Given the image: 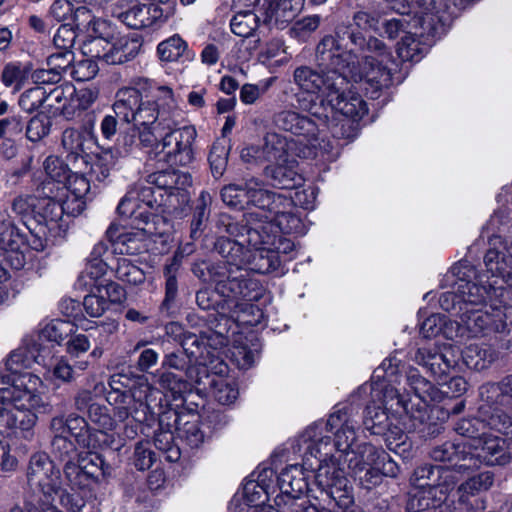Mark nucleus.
Listing matches in <instances>:
<instances>
[{
  "instance_id": "obj_1",
  "label": "nucleus",
  "mask_w": 512,
  "mask_h": 512,
  "mask_svg": "<svg viewBox=\"0 0 512 512\" xmlns=\"http://www.w3.org/2000/svg\"><path fill=\"white\" fill-rule=\"evenodd\" d=\"M379 25V16L366 10L354 13L352 22L339 23L334 35L324 36L318 43L320 62L323 65L341 62L340 54L352 67L361 69L368 83L375 89L388 88L393 84V73L390 65L394 59L386 44L373 36L365 38L358 31H375Z\"/></svg>"
},
{
  "instance_id": "obj_2",
  "label": "nucleus",
  "mask_w": 512,
  "mask_h": 512,
  "mask_svg": "<svg viewBox=\"0 0 512 512\" xmlns=\"http://www.w3.org/2000/svg\"><path fill=\"white\" fill-rule=\"evenodd\" d=\"M177 103L168 86H152L147 81L117 91L113 110L117 117L142 130L145 143H155L174 124Z\"/></svg>"
},
{
  "instance_id": "obj_3",
  "label": "nucleus",
  "mask_w": 512,
  "mask_h": 512,
  "mask_svg": "<svg viewBox=\"0 0 512 512\" xmlns=\"http://www.w3.org/2000/svg\"><path fill=\"white\" fill-rule=\"evenodd\" d=\"M35 359L33 351L21 346L11 352L6 361L8 373L2 375V421L11 429L28 430L36 420L32 410H49V405L38 393L42 380L32 373L22 372Z\"/></svg>"
},
{
  "instance_id": "obj_4",
  "label": "nucleus",
  "mask_w": 512,
  "mask_h": 512,
  "mask_svg": "<svg viewBox=\"0 0 512 512\" xmlns=\"http://www.w3.org/2000/svg\"><path fill=\"white\" fill-rule=\"evenodd\" d=\"M214 249L228 261L224 279L218 287V294L237 303V307L256 310L260 309L252 304H240L241 301H258L264 295L265 289L260 281L251 276L245 269L247 260L244 249L240 243H235L230 238L221 236L214 243Z\"/></svg>"
},
{
  "instance_id": "obj_5",
  "label": "nucleus",
  "mask_w": 512,
  "mask_h": 512,
  "mask_svg": "<svg viewBox=\"0 0 512 512\" xmlns=\"http://www.w3.org/2000/svg\"><path fill=\"white\" fill-rule=\"evenodd\" d=\"M342 63L336 65L329 63L323 65L320 62L318 47L316 48V60L318 68L302 65L297 67L293 73L294 83L299 90L309 95L322 94L326 99L332 97L338 90L346 85L347 75H350L355 81L365 78L361 69L352 67L349 61L340 54Z\"/></svg>"
},
{
  "instance_id": "obj_6",
  "label": "nucleus",
  "mask_w": 512,
  "mask_h": 512,
  "mask_svg": "<svg viewBox=\"0 0 512 512\" xmlns=\"http://www.w3.org/2000/svg\"><path fill=\"white\" fill-rule=\"evenodd\" d=\"M453 290L444 292L439 299L443 310L453 312L455 315L485 306L487 299L491 298V290L496 291L494 284L488 286L478 285L471 281L476 271L467 262H460L451 268Z\"/></svg>"
},
{
  "instance_id": "obj_7",
  "label": "nucleus",
  "mask_w": 512,
  "mask_h": 512,
  "mask_svg": "<svg viewBox=\"0 0 512 512\" xmlns=\"http://www.w3.org/2000/svg\"><path fill=\"white\" fill-rule=\"evenodd\" d=\"M324 431L333 432L335 435V455L347 457L356 440L355 423L348 417L347 410L339 409L329 416L325 424H314L305 431L304 437L309 441L307 451L311 456H322V450L331 445V436L324 435ZM327 454V452L324 453V455Z\"/></svg>"
},
{
  "instance_id": "obj_8",
  "label": "nucleus",
  "mask_w": 512,
  "mask_h": 512,
  "mask_svg": "<svg viewBox=\"0 0 512 512\" xmlns=\"http://www.w3.org/2000/svg\"><path fill=\"white\" fill-rule=\"evenodd\" d=\"M455 337H487L493 334H509L512 310L504 306L485 305L457 315Z\"/></svg>"
},
{
  "instance_id": "obj_9",
  "label": "nucleus",
  "mask_w": 512,
  "mask_h": 512,
  "mask_svg": "<svg viewBox=\"0 0 512 512\" xmlns=\"http://www.w3.org/2000/svg\"><path fill=\"white\" fill-rule=\"evenodd\" d=\"M69 201H59L51 197L37 198L32 218L24 221L31 234L29 245L36 251H43L51 238L57 236L60 230L59 221L64 213L71 214Z\"/></svg>"
},
{
  "instance_id": "obj_10",
  "label": "nucleus",
  "mask_w": 512,
  "mask_h": 512,
  "mask_svg": "<svg viewBox=\"0 0 512 512\" xmlns=\"http://www.w3.org/2000/svg\"><path fill=\"white\" fill-rule=\"evenodd\" d=\"M174 119L171 128L162 132L163 136L154 143L151 158L169 166H186L194 161V142L197 131L193 126L177 127Z\"/></svg>"
},
{
  "instance_id": "obj_11",
  "label": "nucleus",
  "mask_w": 512,
  "mask_h": 512,
  "mask_svg": "<svg viewBox=\"0 0 512 512\" xmlns=\"http://www.w3.org/2000/svg\"><path fill=\"white\" fill-rule=\"evenodd\" d=\"M273 225L257 221L247 230V238L240 243L244 249L247 266L251 271L266 274L276 271L281 264L277 252L270 246L275 244Z\"/></svg>"
},
{
  "instance_id": "obj_12",
  "label": "nucleus",
  "mask_w": 512,
  "mask_h": 512,
  "mask_svg": "<svg viewBox=\"0 0 512 512\" xmlns=\"http://www.w3.org/2000/svg\"><path fill=\"white\" fill-rule=\"evenodd\" d=\"M315 471V484L340 509H347L354 503L352 488L348 485L341 455L332 454L321 459Z\"/></svg>"
},
{
  "instance_id": "obj_13",
  "label": "nucleus",
  "mask_w": 512,
  "mask_h": 512,
  "mask_svg": "<svg viewBox=\"0 0 512 512\" xmlns=\"http://www.w3.org/2000/svg\"><path fill=\"white\" fill-rule=\"evenodd\" d=\"M488 403L482 402L478 409V416L472 418H463L455 425V431L471 440V443H465L469 446L468 451H474V445H480L483 438L487 435L486 428L498 430L504 434H510L511 428L509 417L504 414H496Z\"/></svg>"
},
{
  "instance_id": "obj_14",
  "label": "nucleus",
  "mask_w": 512,
  "mask_h": 512,
  "mask_svg": "<svg viewBox=\"0 0 512 512\" xmlns=\"http://www.w3.org/2000/svg\"><path fill=\"white\" fill-rule=\"evenodd\" d=\"M169 12H166L165 17ZM113 14L132 29L150 27L164 18V10L159 6L139 3L136 0H119L115 5Z\"/></svg>"
},
{
  "instance_id": "obj_15",
  "label": "nucleus",
  "mask_w": 512,
  "mask_h": 512,
  "mask_svg": "<svg viewBox=\"0 0 512 512\" xmlns=\"http://www.w3.org/2000/svg\"><path fill=\"white\" fill-rule=\"evenodd\" d=\"M27 477L30 486L39 488L43 493L47 504L60 490V472L45 453H36L31 457Z\"/></svg>"
},
{
  "instance_id": "obj_16",
  "label": "nucleus",
  "mask_w": 512,
  "mask_h": 512,
  "mask_svg": "<svg viewBox=\"0 0 512 512\" xmlns=\"http://www.w3.org/2000/svg\"><path fill=\"white\" fill-rule=\"evenodd\" d=\"M67 480L72 486L84 487L87 481H98L102 476L110 475L111 467L106 464L102 455L89 451L78 457V462L63 468Z\"/></svg>"
},
{
  "instance_id": "obj_17",
  "label": "nucleus",
  "mask_w": 512,
  "mask_h": 512,
  "mask_svg": "<svg viewBox=\"0 0 512 512\" xmlns=\"http://www.w3.org/2000/svg\"><path fill=\"white\" fill-rule=\"evenodd\" d=\"M413 360L425 367L437 381L447 377L457 365V357L450 346L420 347L415 352Z\"/></svg>"
},
{
  "instance_id": "obj_18",
  "label": "nucleus",
  "mask_w": 512,
  "mask_h": 512,
  "mask_svg": "<svg viewBox=\"0 0 512 512\" xmlns=\"http://www.w3.org/2000/svg\"><path fill=\"white\" fill-rule=\"evenodd\" d=\"M482 402L488 403L496 414H504L511 421L509 431L512 436V373L498 382L486 383L480 387Z\"/></svg>"
},
{
  "instance_id": "obj_19",
  "label": "nucleus",
  "mask_w": 512,
  "mask_h": 512,
  "mask_svg": "<svg viewBox=\"0 0 512 512\" xmlns=\"http://www.w3.org/2000/svg\"><path fill=\"white\" fill-rule=\"evenodd\" d=\"M274 125L283 131L302 137L307 144L314 146L317 141L318 125L309 117L292 110H282L273 117Z\"/></svg>"
},
{
  "instance_id": "obj_20",
  "label": "nucleus",
  "mask_w": 512,
  "mask_h": 512,
  "mask_svg": "<svg viewBox=\"0 0 512 512\" xmlns=\"http://www.w3.org/2000/svg\"><path fill=\"white\" fill-rule=\"evenodd\" d=\"M453 486L437 484L428 485L424 488H414L410 493L407 507L411 512H446L447 506L445 501L447 499L448 491Z\"/></svg>"
},
{
  "instance_id": "obj_21",
  "label": "nucleus",
  "mask_w": 512,
  "mask_h": 512,
  "mask_svg": "<svg viewBox=\"0 0 512 512\" xmlns=\"http://www.w3.org/2000/svg\"><path fill=\"white\" fill-rule=\"evenodd\" d=\"M66 432L75 438L80 447L88 450L110 447L114 442L112 434L92 431L86 420L75 414H70L67 417Z\"/></svg>"
},
{
  "instance_id": "obj_22",
  "label": "nucleus",
  "mask_w": 512,
  "mask_h": 512,
  "mask_svg": "<svg viewBox=\"0 0 512 512\" xmlns=\"http://www.w3.org/2000/svg\"><path fill=\"white\" fill-rule=\"evenodd\" d=\"M392 9L401 14H408L412 9L420 8L421 12L417 23H420L424 30L432 32L436 24L441 21L440 13L445 5L443 0H387Z\"/></svg>"
},
{
  "instance_id": "obj_23",
  "label": "nucleus",
  "mask_w": 512,
  "mask_h": 512,
  "mask_svg": "<svg viewBox=\"0 0 512 512\" xmlns=\"http://www.w3.org/2000/svg\"><path fill=\"white\" fill-rule=\"evenodd\" d=\"M430 457L434 461L454 462L453 472H465L476 469L480 466V461L472 455V451L466 450L465 443L445 442L432 448Z\"/></svg>"
},
{
  "instance_id": "obj_24",
  "label": "nucleus",
  "mask_w": 512,
  "mask_h": 512,
  "mask_svg": "<svg viewBox=\"0 0 512 512\" xmlns=\"http://www.w3.org/2000/svg\"><path fill=\"white\" fill-rule=\"evenodd\" d=\"M511 440L497 436L486 435L480 445H474L472 455L488 465H505L512 459V436L506 434Z\"/></svg>"
},
{
  "instance_id": "obj_25",
  "label": "nucleus",
  "mask_w": 512,
  "mask_h": 512,
  "mask_svg": "<svg viewBox=\"0 0 512 512\" xmlns=\"http://www.w3.org/2000/svg\"><path fill=\"white\" fill-rule=\"evenodd\" d=\"M13 224H10L2 232V261L14 270H20L26 262L25 249L29 240Z\"/></svg>"
},
{
  "instance_id": "obj_26",
  "label": "nucleus",
  "mask_w": 512,
  "mask_h": 512,
  "mask_svg": "<svg viewBox=\"0 0 512 512\" xmlns=\"http://www.w3.org/2000/svg\"><path fill=\"white\" fill-rule=\"evenodd\" d=\"M306 0H264L263 21L266 24L284 28L303 9Z\"/></svg>"
},
{
  "instance_id": "obj_27",
  "label": "nucleus",
  "mask_w": 512,
  "mask_h": 512,
  "mask_svg": "<svg viewBox=\"0 0 512 512\" xmlns=\"http://www.w3.org/2000/svg\"><path fill=\"white\" fill-rule=\"evenodd\" d=\"M283 200L280 195L265 189L260 180L256 178L248 179L247 207L251 205L260 210V212H255L258 219L262 221L272 219L273 213L277 212V208Z\"/></svg>"
},
{
  "instance_id": "obj_28",
  "label": "nucleus",
  "mask_w": 512,
  "mask_h": 512,
  "mask_svg": "<svg viewBox=\"0 0 512 512\" xmlns=\"http://www.w3.org/2000/svg\"><path fill=\"white\" fill-rule=\"evenodd\" d=\"M2 156L11 159L17 153V142L22 140L24 119L8 112V105L2 101Z\"/></svg>"
},
{
  "instance_id": "obj_29",
  "label": "nucleus",
  "mask_w": 512,
  "mask_h": 512,
  "mask_svg": "<svg viewBox=\"0 0 512 512\" xmlns=\"http://www.w3.org/2000/svg\"><path fill=\"white\" fill-rule=\"evenodd\" d=\"M160 395V392L151 387L148 383L140 384L138 386L133 387L128 393H124L121 395V403L127 404L129 410L132 412L133 410L141 409L140 404L143 407L142 411L139 414L140 418H133L138 422H144L148 420L149 414H154L155 405L153 402L157 399V396Z\"/></svg>"
},
{
  "instance_id": "obj_30",
  "label": "nucleus",
  "mask_w": 512,
  "mask_h": 512,
  "mask_svg": "<svg viewBox=\"0 0 512 512\" xmlns=\"http://www.w3.org/2000/svg\"><path fill=\"white\" fill-rule=\"evenodd\" d=\"M197 363L191 359L184 351L179 347L174 351L167 352L164 354L161 369L176 370L183 372L188 381L197 384L198 386H206V382L200 376V373H206L207 369L202 367L197 369Z\"/></svg>"
},
{
  "instance_id": "obj_31",
  "label": "nucleus",
  "mask_w": 512,
  "mask_h": 512,
  "mask_svg": "<svg viewBox=\"0 0 512 512\" xmlns=\"http://www.w3.org/2000/svg\"><path fill=\"white\" fill-rule=\"evenodd\" d=\"M408 384L414 392V399L411 402V410H426L428 403L442 400L443 392L435 387L430 381L422 377L416 370H411L407 376Z\"/></svg>"
},
{
  "instance_id": "obj_32",
  "label": "nucleus",
  "mask_w": 512,
  "mask_h": 512,
  "mask_svg": "<svg viewBox=\"0 0 512 512\" xmlns=\"http://www.w3.org/2000/svg\"><path fill=\"white\" fill-rule=\"evenodd\" d=\"M152 193L151 187L135 185L118 204V214L127 218L143 217L145 213L142 211L143 206L152 207Z\"/></svg>"
},
{
  "instance_id": "obj_33",
  "label": "nucleus",
  "mask_w": 512,
  "mask_h": 512,
  "mask_svg": "<svg viewBox=\"0 0 512 512\" xmlns=\"http://www.w3.org/2000/svg\"><path fill=\"white\" fill-rule=\"evenodd\" d=\"M118 233V228L111 225L106 235L112 242L114 250L120 254L137 255L147 251V240L143 230Z\"/></svg>"
},
{
  "instance_id": "obj_34",
  "label": "nucleus",
  "mask_w": 512,
  "mask_h": 512,
  "mask_svg": "<svg viewBox=\"0 0 512 512\" xmlns=\"http://www.w3.org/2000/svg\"><path fill=\"white\" fill-rule=\"evenodd\" d=\"M141 46L142 43L138 38L122 36L117 38L102 56L97 54L95 57L102 58L107 64L120 65L133 60Z\"/></svg>"
},
{
  "instance_id": "obj_35",
  "label": "nucleus",
  "mask_w": 512,
  "mask_h": 512,
  "mask_svg": "<svg viewBox=\"0 0 512 512\" xmlns=\"http://www.w3.org/2000/svg\"><path fill=\"white\" fill-rule=\"evenodd\" d=\"M331 112H339L346 118H361L367 112L366 103L359 94L345 93L343 88L326 99Z\"/></svg>"
},
{
  "instance_id": "obj_36",
  "label": "nucleus",
  "mask_w": 512,
  "mask_h": 512,
  "mask_svg": "<svg viewBox=\"0 0 512 512\" xmlns=\"http://www.w3.org/2000/svg\"><path fill=\"white\" fill-rule=\"evenodd\" d=\"M410 481L414 488H424L428 485H437L439 483L453 486L457 479L449 468L423 465L414 470Z\"/></svg>"
},
{
  "instance_id": "obj_37",
  "label": "nucleus",
  "mask_w": 512,
  "mask_h": 512,
  "mask_svg": "<svg viewBox=\"0 0 512 512\" xmlns=\"http://www.w3.org/2000/svg\"><path fill=\"white\" fill-rule=\"evenodd\" d=\"M280 491L292 497L298 498L308 490L307 476L302 465L294 464L285 467L278 476Z\"/></svg>"
},
{
  "instance_id": "obj_38",
  "label": "nucleus",
  "mask_w": 512,
  "mask_h": 512,
  "mask_svg": "<svg viewBox=\"0 0 512 512\" xmlns=\"http://www.w3.org/2000/svg\"><path fill=\"white\" fill-rule=\"evenodd\" d=\"M89 142L90 135L85 130L67 128L62 133L61 145L68 161L76 162L79 159L84 160L85 157L88 156L87 150Z\"/></svg>"
},
{
  "instance_id": "obj_39",
  "label": "nucleus",
  "mask_w": 512,
  "mask_h": 512,
  "mask_svg": "<svg viewBox=\"0 0 512 512\" xmlns=\"http://www.w3.org/2000/svg\"><path fill=\"white\" fill-rule=\"evenodd\" d=\"M384 456L383 450L377 449L372 444L363 443L357 447L356 451H351V457L345 459L344 462H348L349 469L356 477L370 466L377 465L380 457Z\"/></svg>"
},
{
  "instance_id": "obj_40",
  "label": "nucleus",
  "mask_w": 512,
  "mask_h": 512,
  "mask_svg": "<svg viewBox=\"0 0 512 512\" xmlns=\"http://www.w3.org/2000/svg\"><path fill=\"white\" fill-rule=\"evenodd\" d=\"M66 189L71 193L66 201H69L71 215L75 216L84 210V201L82 199L87 195L90 190L89 180L83 174H71L64 181Z\"/></svg>"
},
{
  "instance_id": "obj_41",
  "label": "nucleus",
  "mask_w": 512,
  "mask_h": 512,
  "mask_svg": "<svg viewBox=\"0 0 512 512\" xmlns=\"http://www.w3.org/2000/svg\"><path fill=\"white\" fill-rule=\"evenodd\" d=\"M192 185V177L188 172L175 170L171 188L167 192V206L171 209L185 205L189 202L188 188Z\"/></svg>"
},
{
  "instance_id": "obj_42",
  "label": "nucleus",
  "mask_w": 512,
  "mask_h": 512,
  "mask_svg": "<svg viewBox=\"0 0 512 512\" xmlns=\"http://www.w3.org/2000/svg\"><path fill=\"white\" fill-rule=\"evenodd\" d=\"M142 130L131 126L121 133L114 147H111L122 159L137 153L141 147H151L154 143H145L141 139Z\"/></svg>"
},
{
  "instance_id": "obj_43",
  "label": "nucleus",
  "mask_w": 512,
  "mask_h": 512,
  "mask_svg": "<svg viewBox=\"0 0 512 512\" xmlns=\"http://www.w3.org/2000/svg\"><path fill=\"white\" fill-rule=\"evenodd\" d=\"M228 261L219 263H210L205 260L197 261L192 266L193 274L205 283L214 284L216 292L224 279Z\"/></svg>"
},
{
  "instance_id": "obj_44",
  "label": "nucleus",
  "mask_w": 512,
  "mask_h": 512,
  "mask_svg": "<svg viewBox=\"0 0 512 512\" xmlns=\"http://www.w3.org/2000/svg\"><path fill=\"white\" fill-rule=\"evenodd\" d=\"M283 162L275 163L265 168V174L272 179V184L280 189H292L301 181V177L291 167Z\"/></svg>"
},
{
  "instance_id": "obj_45",
  "label": "nucleus",
  "mask_w": 512,
  "mask_h": 512,
  "mask_svg": "<svg viewBox=\"0 0 512 512\" xmlns=\"http://www.w3.org/2000/svg\"><path fill=\"white\" fill-rule=\"evenodd\" d=\"M122 158L115 153L112 148H108L100 152L92 168V173L98 182H106L110 180L112 171L120 164Z\"/></svg>"
},
{
  "instance_id": "obj_46",
  "label": "nucleus",
  "mask_w": 512,
  "mask_h": 512,
  "mask_svg": "<svg viewBox=\"0 0 512 512\" xmlns=\"http://www.w3.org/2000/svg\"><path fill=\"white\" fill-rule=\"evenodd\" d=\"M211 203V195L207 191H202L197 198L193 218L191 220L190 236L192 239L199 238L204 231L205 223L210 216Z\"/></svg>"
},
{
  "instance_id": "obj_47",
  "label": "nucleus",
  "mask_w": 512,
  "mask_h": 512,
  "mask_svg": "<svg viewBox=\"0 0 512 512\" xmlns=\"http://www.w3.org/2000/svg\"><path fill=\"white\" fill-rule=\"evenodd\" d=\"M207 382L203 388H211L215 400L222 405L232 404L238 397V389L234 383L229 382L224 377L212 378L205 376Z\"/></svg>"
},
{
  "instance_id": "obj_48",
  "label": "nucleus",
  "mask_w": 512,
  "mask_h": 512,
  "mask_svg": "<svg viewBox=\"0 0 512 512\" xmlns=\"http://www.w3.org/2000/svg\"><path fill=\"white\" fill-rule=\"evenodd\" d=\"M484 264L492 277L499 278L504 283L512 275V270L503 251L489 249L484 256Z\"/></svg>"
},
{
  "instance_id": "obj_49",
  "label": "nucleus",
  "mask_w": 512,
  "mask_h": 512,
  "mask_svg": "<svg viewBox=\"0 0 512 512\" xmlns=\"http://www.w3.org/2000/svg\"><path fill=\"white\" fill-rule=\"evenodd\" d=\"M426 51L427 46L411 31L407 32L397 45V54L402 61L418 62Z\"/></svg>"
},
{
  "instance_id": "obj_50",
  "label": "nucleus",
  "mask_w": 512,
  "mask_h": 512,
  "mask_svg": "<svg viewBox=\"0 0 512 512\" xmlns=\"http://www.w3.org/2000/svg\"><path fill=\"white\" fill-rule=\"evenodd\" d=\"M390 422V418L383 408L376 405L366 407L363 424L371 434L381 435L385 433Z\"/></svg>"
},
{
  "instance_id": "obj_51",
  "label": "nucleus",
  "mask_w": 512,
  "mask_h": 512,
  "mask_svg": "<svg viewBox=\"0 0 512 512\" xmlns=\"http://www.w3.org/2000/svg\"><path fill=\"white\" fill-rule=\"evenodd\" d=\"M496 357L495 351L489 347L470 346L464 353L466 365L478 371L488 368Z\"/></svg>"
},
{
  "instance_id": "obj_52",
  "label": "nucleus",
  "mask_w": 512,
  "mask_h": 512,
  "mask_svg": "<svg viewBox=\"0 0 512 512\" xmlns=\"http://www.w3.org/2000/svg\"><path fill=\"white\" fill-rule=\"evenodd\" d=\"M53 457L64 463V468L74 465V460L78 457L77 449L74 443L64 435H55L52 443Z\"/></svg>"
},
{
  "instance_id": "obj_53",
  "label": "nucleus",
  "mask_w": 512,
  "mask_h": 512,
  "mask_svg": "<svg viewBox=\"0 0 512 512\" xmlns=\"http://www.w3.org/2000/svg\"><path fill=\"white\" fill-rule=\"evenodd\" d=\"M262 223H270L273 225V232L277 233V230L285 234L300 233L302 231V222L299 217L290 213L280 211L277 208V212H274L272 219L262 221Z\"/></svg>"
},
{
  "instance_id": "obj_54",
  "label": "nucleus",
  "mask_w": 512,
  "mask_h": 512,
  "mask_svg": "<svg viewBox=\"0 0 512 512\" xmlns=\"http://www.w3.org/2000/svg\"><path fill=\"white\" fill-rule=\"evenodd\" d=\"M443 328L447 337L453 338L455 336V321L447 323L444 316L432 314L422 322L420 333L424 338H431L438 335Z\"/></svg>"
},
{
  "instance_id": "obj_55",
  "label": "nucleus",
  "mask_w": 512,
  "mask_h": 512,
  "mask_svg": "<svg viewBox=\"0 0 512 512\" xmlns=\"http://www.w3.org/2000/svg\"><path fill=\"white\" fill-rule=\"evenodd\" d=\"M259 16L253 11H241L231 19V31L240 37H249L257 29Z\"/></svg>"
},
{
  "instance_id": "obj_56",
  "label": "nucleus",
  "mask_w": 512,
  "mask_h": 512,
  "mask_svg": "<svg viewBox=\"0 0 512 512\" xmlns=\"http://www.w3.org/2000/svg\"><path fill=\"white\" fill-rule=\"evenodd\" d=\"M176 431L180 440L190 448H199L204 442V433L197 419L179 421Z\"/></svg>"
},
{
  "instance_id": "obj_57",
  "label": "nucleus",
  "mask_w": 512,
  "mask_h": 512,
  "mask_svg": "<svg viewBox=\"0 0 512 512\" xmlns=\"http://www.w3.org/2000/svg\"><path fill=\"white\" fill-rule=\"evenodd\" d=\"M186 50L187 43L177 34L160 42L157 47L160 59L167 62L177 61Z\"/></svg>"
},
{
  "instance_id": "obj_58",
  "label": "nucleus",
  "mask_w": 512,
  "mask_h": 512,
  "mask_svg": "<svg viewBox=\"0 0 512 512\" xmlns=\"http://www.w3.org/2000/svg\"><path fill=\"white\" fill-rule=\"evenodd\" d=\"M179 347L197 364L204 359V351L207 350V341L204 336H197L191 332L184 334L179 339Z\"/></svg>"
},
{
  "instance_id": "obj_59",
  "label": "nucleus",
  "mask_w": 512,
  "mask_h": 512,
  "mask_svg": "<svg viewBox=\"0 0 512 512\" xmlns=\"http://www.w3.org/2000/svg\"><path fill=\"white\" fill-rule=\"evenodd\" d=\"M115 276L118 280L135 286L144 283L146 278L144 271L126 258L118 259Z\"/></svg>"
},
{
  "instance_id": "obj_60",
  "label": "nucleus",
  "mask_w": 512,
  "mask_h": 512,
  "mask_svg": "<svg viewBox=\"0 0 512 512\" xmlns=\"http://www.w3.org/2000/svg\"><path fill=\"white\" fill-rule=\"evenodd\" d=\"M222 201L230 207L237 209H245L247 207L248 198V180L244 186L237 184H229L224 186L220 192Z\"/></svg>"
},
{
  "instance_id": "obj_61",
  "label": "nucleus",
  "mask_w": 512,
  "mask_h": 512,
  "mask_svg": "<svg viewBox=\"0 0 512 512\" xmlns=\"http://www.w3.org/2000/svg\"><path fill=\"white\" fill-rule=\"evenodd\" d=\"M383 404L397 413L403 410L407 415L411 416L414 413L411 410L412 398L407 399L405 395L401 394L398 389L391 385L382 387Z\"/></svg>"
},
{
  "instance_id": "obj_62",
  "label": "nucleus",
  "mask_w": 512,
  "mask_h": 512,
  "mask_svg": "<svg viewBox=\"0 0 512 512\" xmlns=\"http://www.w3.org/2000/svg\"><path fill=\"white\" fill-rule=\"evenodd\" d=\"M75 332V326L70 320L55 319L45 325L42 335L49 341L61 344Z\"/></svg>"
},
{
  "instance_id": "obj_63",
  "label": "nucleus",
  "mask_w": 512,
  "mask_h": 512,
  "mask_svg": "<svg viewBox=\"0 0 512 512\" xmlns=\"http://www.w3.org/2000/svg\"><path fill=\"white\" fill-rule=\"evenodd\" d=\"M154 445L165 455L169 462H176L180 459V449L174 445L172 430L158 429L154 435Z\"/></svg>"
},
{
  "instance_id": "obj_64",
  "label": "nucleus",
  "mask_w": 512,
  "mask_h": 512,
  "mask_svg": "<svg viewBox=\"0 0 512 512\" xmlns=\"http://www.w3.org/2000/svg\"><path fill=\"white\" fill-rule=\"evenodd\" d=\"M27 68L20 63H9L2 71V82L12 88V93L19 91L27 78Z\"/></svg>"
}]
</instances>
